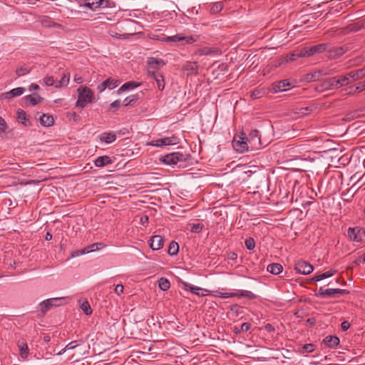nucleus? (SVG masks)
<instances>
[{
	"label": "nucleus",
	"instance_id": "nucleus-29",
	"mask_svg": "<svg viewBox=\"0 0 365 365\" xmlns=\"http://www.w3.org/2000/svg\"><path fill=\"white\" fill-rule=\"evenodd\" d=\"M104 247H105V245L101 242L93 243V244L91 245L90 246L83 248L81 250V253L82 255L87 254V253H89L91 252L96 251L97 250H100Z\"/></svg>",
	"mask_w": 365,
	"mask_h": 365
},
{
	"label": "nucleus",
	"instance_id": "nucleus-16",
	"mask_svg": "<svg viewBox=\"0 0 365 365\" xmlns=\"http://www.w3.org/2000/svg\"><path fill=\"white\" fill-rule=\"evenodd\" d=\"M199 66L196 61H188L187 62L183 70L187 72V75H196L198 73Z\"/></svg>",
	"mask_w": 365,
	"mask_h": 365
},
{
	"label": "nucleus",
	"instance_id": "nucleus-63",
	"mask_svg": "<svg viewBox=\"0 0 365 365\" xmlns=\"http://www.w3.org/2000/svg\"><path fill=\"white\" fill-rule=\"evenodd\" d=\"M76 342L75 341H71L70 342L69 344H68L65 348L66 350H68V349H74L77 345L76 344H74Z\"/></svg>",
	"mask_w": 365,
	"mask_h": 365
},
{
	"label": "nucleus",
	"instance_id": "nucleus-23",
	"mask_svg": "<svg viewBox=\"0 0 365 365\" xmlns=\"http://www.w3.org/2000/svg\"><path fill=\"white\" fill-rule=\"evenodd\" d=\"M289 86L290 83L287 81V80H282L278 81L277 83H273L272 86V89L274 93H278L286 91L285 88Z\"/></svg>",
	"mask_w": 365,
	"mask_h": 365
},
{
	"label": "nucleus",
	"instance_id": "nucleus-27",
	"mask_svg": "<svg viewBox=\"0 0 365 365\" xmlns=\"http://www.w3.org/2000/svg\"><path fill=\"white\" fill-rule=\"evenodd\" d=\"M69 81H70V74L68 73H63L61 79L59 81H56L55 87L57 88L66 87L68 86Z\"/></svg>",
	"mask_w": 365,
	"mask_h": 365
},
{
	"label": "nucleus",
	"instance_id": "nucleus-20",
	"mask_svg": "<svg viewBox=\"0 0 365 365\" xmlns=\"http://www.w3.org/2000/svg\"><path fill=\"white\" fill-rule=\"evenodd\" d=\"M24 91V88L18 87L2 94V98L5 99H11L13 97L21 96Z\"/></svg>",
	"mask_w": 365,
	"mask_h": 365
},
{
	"label": "nucleus",
	"instance_id": "nucleus-10",
	"mask_svg": "<svg viewBox=\"0 0 365 365\" xmlns=\"http://www.w3.org/2000/svg\"><path fill=\"white\" fill-rule=\"evenodd\" d=\"M335 77H321V92L336 88Z\"/></svg>",
	"mask_w": 365,
	"mask_h": 365
},
{
	"label": "nucleus",
	"instance_id": "nucleus-64",
	"mask_svg": "<svg viewBox=\"0 0 365 365\" xmlns=\"http://www.w3.org/2000/svg\"><path fill=\"white\" fill-rule=\"evenodd\" d=\"M355 263L357 264L365 263V254L362 257H361L359 259H357L355 261Z\"/></svg>",
	"mask_w": 365,
	"mask_h": 365
},
{
	"label": "nucleus",
	"instance_id": "nucleus-44",
	"mask_svg": "<svg viewBox=\"0 0 365 365\" xmlns=\"http://www.w3.org/2000/svg\"><path fill=\"white\" fill-rule=\"evenodd\" d=\"M114 161H93L96 167L102 168L104 166H108V171H111L110 165Z\"/></svg>",
	"mask_w": 365,
	"mask_h": 365
},
{
	"label": "nucleus",
	"instance_id": "nucleus-53",
	"mask_svg": "<svg viewBox=\"0 0 365 365\" xmlns=\"http://www.w3.org/2000/svg\"><path fill=\"white\" fill-rule=\"evenodd\" d=\"M6 128H7L6 123L0 116V134L4 133L6 130Z\"/></svg>",
	"mask_w": 365,
	"mask_h": 365
},
{
	"label": "nucleus",
	"instance_id": "nucleus-9",
	"mask_svg": "<svg viewBox=\"0 0 365 365\" xmlns=\"http://www.w3.org/2000/svg\"><path fill=\"white\" fill-rule=\"evenodd\" d=\"M119 85L118 80L113 79L111 78H107L106 81H103L101 84H99L97 87L98 92H103L106 88L113 89L116 88Z\"/></svg>",
	"mask_w": 365,
	"mask_h": 365
},
{
	"label": "nucleus",
	"instance_id": "nucleus-5",
	"mask_svg": "<svg viewBox=\"0 0 365 365\" xmlns=\"http://www.w3.org/2000/svg\"><path fill=\"white\" fill-rule=\"evenodd\" d=\"M246 138L250 147V150L259 149L261 147V139L258 130H252L249 134V137Z\"/></svg>",
	"mask_w": 365,
	"mask_h": 365
},
{
	"label": "nucleus",
	"instance_id": "nucleus-28",
	"mask_svg": "<svg viewBox=\"0 0 365 365\" xmlns=\"http://www.w3.org/2000/svg\"><path fill=\"white\" fill-rule=\"evenodd\" d=\"M17 119L19 122L21 123L25 126L30 125L31 124L26 112L21 109L17 110Z\"/></svg>",
	"mask_w": 365,
	"mask_h": 365
},
{
	"label": "nucleus",
	"instance_id": "nucleus-48",
	"mask_svg": "<svg viewBox=\"0 0 365 365\" xmlns=\"http://www.w3.org/2000/svg\"><path fill=\"white\" fill-rule=\"evenodd\" d=\"M43 82L48 86H55L56 81H55L53 79V76H47L43 78Z\"/></svg>",
	"mask_w": 365,
	"mask_h": 365
},
{
	"label": "nucleus",
	"instance_id": "nucleus-2",
	"mask_svg": "<svg viewBox=\"0 0 365 365\" xmlns=\"http://www.w3.org/2000/svg\"><path fill=\"white\" fill-rule=\"evenodd\" d=\"M78 100L76 106L83 108L88 103H92L94 99V93L93 91L87 86H80L78 90Z\"/></svg>",
	"mask_w": 365,
	"mask_h": 365
},
{
	"label": "nucleus",
	"instance_id": "nucleus-8",
	"mask_svg": "<svg viewBox=\"0 0 365 365\" xmlns=\"http://www.w3.org/2000/svg\"><path fill=\"white\" fill-rule=\"evenodd\" d=\"M294 269L297 273L309 274L313 271V267L305 261H298L294 265Z\"/></svg>",
	"mask_w": 365,
	"mask_h": 365
},
{
	"label": "nucleus",
	"instance_id": "nucleus-13",
	"mask_svg": "<svg viewBox=\"0 0 365 365\" xmlns=\"http://www.w3.org/2000/svg\"><path fill=\"white\" fill-rule=\"evenodd\" d=\"M116 138V134L114 131L103 132L98 135L99 141L105 144H110L114 142Z\"/></svg>",
	"mask_w": 365,
	"mask_h": 365
},
{
	"label": "nucleus",
	"instance_id": "nucleus-50",
	"mask_svg": "<svg viewBox=\"0 0 365 365\" xmlns=\"http://www.w3.org/2000/svg\"><path fill=\"white\" fill-rule=\"evenodd\" d=\"M237 294H235V292H225V293L218 292V294L217 296L222 299H227V298H230V297H237Z\"/></svg>",
	"mask_w": 365,
	"mask_h": 365
},
{
	"label": "nucleus",
	"instance_id": "nucleus-58",
	"mask_svg": "<svg viewBox=\"0 0 365 365\" xmlns=\"http://www.w3.org/2000/svg\"><path fill=\"white\" fill-rule=\"evenodd\" d=\"M262 92L258 90H255L252 92L251 97L252 99H257L262 96Z\"/></svg>",
	"mask_w": 365,
	"mask_h": 365
},
{
	"label": "nucleus",
	"instance_id": "nucleus-22",
	"mask_svg": "<svg viewBox=\"0 0 365 365\" xmlns=\"http://www.w3.org/2000/svg\"><path fill=\"white\" fill-rule=\"evenodd\" d=\"M41 23L43 27H48V28L53 27V28H57V29L63 28L62 25L53 21V20L51 17L46 16H44L41 18Z\"/></svg>",
	"mask_w": 365,
	"mask_h": 365
},
{
	"label": "nucleus",
	"instance_id": "nucleus-61",
	"mask_svg": "<svg viewBox=\"0 0 365 365\" xmlns=\"http://www.w3.org/2000/svg\"><path fill=\"white\" fill-rule=\"evenodd\" d=\"M227 258L230 260H235L237 258V255L233 252H230L227 255Z\"/></svg>",
	"mask_w": 365,
	"mask_h": 365
},
{
	"label": "nucleus",
	"instance_id": "nucleus-32",
	"mask_svg": "<svg viewBox=\"0 0 365 365\" xmlns=\"http://www.w3.org/2000/svg\"><path fill=\"white\" fill-rule=\"evenodd\" d=\"M360 230L358 227H349L347 231L349 237L354 241L359 242L361 237L358 236Z\"/></svg>",
	"mask_w": 365,
	"mask_h": 365
},
{
	"label": "nucleus",
	"instance_id": "nucleus-3",
	"mask_svg": "<svg viewBox=\"0 0 365 365\" xmlns=\"http://www.w3.org/2000/svg\"><path fill=\"white\" fill-rule=\"evenodd\" d=\"M232 144L233 148L239 153H243L250 149L244 133H242L241 135H235Z\"/></svg>",
	"mask_w": 365,
	"mask_h": 365
},
{
	"label": "nucleus",
	"instance_id": "nucleus-38",
	"mask_svg": "<svg viewBox=\"0 0 365 365\" xmlns=\"http://www.w3.org/2000/svg\"><path fill=\"white\" fill-rule=\"evenodd\" d=\"M158 286L161 290L166 291L170 288V283L166 278L161 277L158 280Z\"/></svg>",
	"mask_w": 365,
	"mask_h": 365
},
{
	"label": "nucleus",
	"instance_id": "nucleus-30",
	"mask_svg": "<svg viewBox=\"0 0 365 365\" xmlns=\"http://www.w3.org/2000/svg\"><path fill=\"white\" fill-rule=\"evenodd\" d=\"M267 270L272 274H279L282 272L283 267L278 263H272L267 266Z\"/></svg>",
	"mask_w": 365,
	"mask_h": 365
},
{
	"label": "nucleus",
	"instance_id": "nucleus-12",
	"mask_svg": "<svg viewBox=\"0 0 365 365\" xmlns=\"http://www.w3.org/2000/svg\"><path fill=\"white\" fill-rule=\"evenodd\" d=\"M165 41L178 42L185 41L186 43H192L195 41V39L192 36H183L180 34H176L172 36H168L165 38Z\"/></svg>",
	"mask_w": 365,
	"mask_h": 365
},
{
	"label": "nucleus",
	"instance_id": "nucleus-56",
	"mask_svg": "<svg viewBox=\"0 0 365 365\" xmlns=\"http://www.w3.org/2000/svg\"><path fill=\"white\" fill-rule=\"evenodd\" d=\"M135 98H134V96H132V97H127L124 99L123 101V103H124V106H127L128 105H130L132 104L133 102H135Z\"/></svg>",
	"mask_w": 365,
	"mask_h": 365
},
{
	"label": "nucleus",
	"instance_id": "nucleus-24",
	"mask_svg": "<svg viewBox=\"0 0 365 365\" xmlns=\"http://www.w3.org/2000/svg\"><path fill=\"white\" fill-rule=\"evenodd\" d=\"M348 76L351 78V82L359 81L365 78L364 71H362L361 68L351 71L348 73Z\"/></svg>",
	"mask_w": 365,
	"mask_h": 365
},
{
	"label": "nucleus",
	"instance_id": "nucleus-39",
	"mask_svg": "<svg viewBox=\"0 0 365 365\" xmlns=\"http://www.w3.org/2000/svg\"><path fill=\"white\" fill-rule=\"evenodd\" d=\"M178 251H179L178 244L174 241L170 242L169 247H168V254L170 255L174 256L178 254Z\"/></svg>",
	"mask_w": 365,
	"mask_h": 365
},
{
	"label": "nucleus",
	"instance_id": "nucleus-37",
	"mask_svg": "<svg viewBox=\"0 0 365 365\" xmlns=\"http://www.w3.org/2000/svg\"><path fill=\"white\" fill-rule=\"evenodd\" d=\"M163 138V140L165 141V143L166 146L167 145H178L180 143L179 138L177 137L175 135H173L170 137H165V138Z\"/></svg>",
	"mask_w": 365,
	"mask_h": 365
},
{
	"label": "nucleus",
	"instance_id": "nucleus-7",
	"mask_svg": "<svg viewBox=\"0 0 365 365\" xmlns=\"http://www.w3.org/2000/svg\"><path fill=\"white\" fill-rule=\"evenodd\" d=\"M182 287L184 289H185L186 291H190L192 294H194L198 297L205 296L207 294V293L209 292L207 289H205L201 287L194 286L187 282H182Z\"/></svg>",
	"mask_w": 365,
	"mask_h": 365
},
{
	"label": "nucleus",
	"instance_id": "nucleus-51",
	"mask_svg": "<svg viewBox=\"0 0 365 365\" xmlns=\"http://www.w3.org/2000/svg\"><path fill=\"white\" fill-rule=\"evenodd\" d=\"M322 203V205L324 207H325L326 205L330 206L331 205L334 204V197L324 198V199H323V201Z\"/></svg>",
	"mask_w": 365,
	"mask_h": 365
},
{
	"label": "nucleus",
	"instance_id": "nucleus-26",
	"mask_svg": "<svg viewBox=\"0 0 365 365\" xmlns=\"http://www.w3.org/2000/svg\"><path fill=\"white\" fill-rule=\"evenodd\" d=\"M351 83V78L348 76V73L345 76H341L339 78L335 77V83L336 84V88L343 86H347Z\"/></svg>",
	"mask_w": 365,
	"mask_h": 365
},
{
	"label": "nucleus",
	"instance_id": "nucleus-42",
	"mask_svg": "<svg viewBox=\"0 0 365 365\" xmlns=\"http://www.w3.org/2000/svg\"><path fill=\"white\" fill-rule=\"evenodd\" d=\"M148 145L155 147H164L166 146L163 138L155 139L148 143Z\"/></svg>",
	"mask_w": 365,
	"mask_h": 365
},
{
	"label": "nucleus",
	"instance_id": "nucleus-43",
	"mask_svg": "<svg viewBox=\"0 0 365 365\" xmlns=\"http://www.w3.org/2000/svg\"><path fill=\"white\" fill-rule=\"evenodd\" d=\"M81 309L83 310V312L86 314V315H90L92 313V309L91 308V306L89 304V303L86 301V302H83L81 305Z\"/></svg>",
	"mask_w": 365,
	"mask_h": 365
},
{
	"label": "nucleus",
	"instance_id": "nucleus-21",
	"mask_svg": "<svg viewBox=\"0 0 365 365\" xmlns=\"http://www.w3.org/2000/svg\"><path fill=\"white\" fill-rule=\"evenodd\" d=\"M19 349V354L22 359H26L29 356V351L26 342L22 339L19 340L17 343Z\"/></svg>",
	"mask_w": 365,
	"mask_h": 365
},
{
	"label": "nucleus",
	"instance_id": "nucleus-40",
	"mask_svg": "<svg viewBox=\"0 0 365 365\" xmlns=\"http://www.w3.org/2000/svg\"><path fill=\"white\" fill-rule=\"evenodd\" d=\"M200 53L201 55H213V54H219L220 51L218 49L205 47L200 50Z\"/></svg>",
	"mask_w": 365,
	"mask_h": 365
},
{
	"label": "nucleus",
	"instance_id": "nucleus-34",
	"mask_svg": "<svg viewBox=\"0 0 365 365\" xmlns=\"http://www.w3.org/2000/svg\"><path fill=\"white\" fill-rule=\"evenodd\" d=\"M349 94H354L356 93H361L365 91V80L358 83L355 86L349 87Z\"/></svg>",
	"mask_w": 365,
	"mask_h": 365
},
{
	"label": "nucleus",
	"instance_id": "nucleus-52",
	"mask_svg": "<svg viewBox=\"0 0 365 365\" xmlns=\"http://www.w3.org/2000/svg\"><path fill=\"white\" fill-rule=\"evenodd\" d=\"M202 227H203V225L200 223L194 224L192 225L190 231L192 232H196V233L200 232L202 230Z\"/></svg>",
	"mask_w": 365,
	"mask_h": 365
},
{
	"label": "nucleus",
	"instance_id": "nucleus-57",
	"mask_svg": "<svg viewBox=\"0 0 365 365\" xmlns=\"http://www.w3.org/2000/svg\"><path fill=\"white\" fill-rule=\"evenodd\" d=\"M251 324L247 322H245L241 325L240 331L242 332H247L250 330Z\"/></svg>",
	"mask_w": 365,
	"mask_h": 365
},
{
	"label": "nucleus",
	"instance_id": "nucleus-14",
	"mask_svg": "<svg viewBox=\"0 0 365 365\" xmlns=\"http://www.w3.org/2000/svg\"><path fill=\"white\" fill-rule=\"evenodd\" d=\"M104 3H108L107 0H85V3L83 4V6L92 10L95 11L97 9L100 8L101 6L105 7L106 6H103Z\"/></svg>",
	"mask_w": 365,
	"mask_h": 365
},
{
	"label": "nucleus",
	"instance_id": "nucleus-62",
	"mask_svg": "<svg viewBox=\"0 0 365 365\" xmlns=\"http://www.w3.org/2000/svg\"><path fill=\"white\" fill-rule=\"evenodd\" d=\"M120 101L116 100L110 104V108H118L120 107Z\"/></svg>",
	"mask_w": 365,
	"mask_h": 365
},
{
	"label": "nucleus",
	"instance_id": "nucleus-18",
	"mask_svg": "<svg viewBox=\"0 0 365 365\" xmlns=\"http://www.w3.org/2000/svg\"><path fill=\"white\" fill-rule=\"evenodd\" d=\"M148 64L150 69L158 71L159 68L165 66V63L162 59L150 57L148 59Z\"/></svg>",
	"mask_w": 365,
	"mask_h": 365
},
{
	"label": "nucleus",
	"instance_id": "nucleus-59",
	"mask_svg": "<svg viewBox=\"0 0 365 365\" xmlns=\"http://www.w3.org/2000/svg\"><path fill=\"white\" fill-rule=\"evenodd\" d=\"M341 329L346 331L350 327V324L347 321H344L341 324Z\"/></svg>",
	"mask_w": 365,
	"mask_h": 365
},
{
	"label": "nucleus",
	"instance_id": "nucleus-31",
	"mask_svg": "<svg viewBox=\"0 0 365 365\" xmlns=\"http://www.w3.org/2000/svg\"><path fill=\"white\" fill-rule=\"evenodd\" d=\"M53 123V118L51 115L43 114L40 118V123L44 127L51 126Z\"/></svg>",
	"mask_w": 365,
	"mask_h": 365
},
{
	"label": "nucleus",
	"instance_id": "nucleus-55",
	"mask_svg": "<svg viewBox=\"0 0 365 365\" xmlns=\"http://www.w3.org/2000/svg\"><path fill=\"white\" fill-rule=\"evenodd\" d=\"M314 346L312 344H305L303 346L304 352H306V353L312 352L314 351Z\"/></svg>",
	"mask_w": 365,
	"mask_h": 365
},
{
	"label": "nucleus",
	"instance_id": "nucleus-11",
	"mask_svg": "<svg viewBox=\"0 0 365 365\" xmlns=\"http://www.w3.org/2000/svg\"><path fill=\"white\" fill-rule=\"evenodd\" d=\"M149 76L153 78L157 85L158 88L160 91H163L165 88V81L163 76L158 71H148Z\"/></svg>",
	"mask_w": 365,
	"mask_h": 365
},
{
	"label": "nucleus",
	"instance_id": "nucleus-19",
	"mask_svg": "<svg viewBox=\"0 0 365 365\" xmlns=\"http://www.w3.org/2000/svg\"><path fill=\"white\" fill-rule=\"evenodd\" d=\"M150 247L153 250H159L163 247V240L160 235H155L150 240Z\"/></svg>",
	"mask_w": 365,
	"mask_h": 365
},
{
	"label": "nucleus",
	"instance_id": "nucleus-1",
	"mask_svg": "<svg viewBox=\"0 0 365 365\" xmlns=\"http://www.w3.org/2000/svg\"><path fill=\"white\" fill-rule=\"evenodd\" d=\"M326 146H321V158L324 160H365V147L356 148L352 150L349 157L348 155H341L342 151L338 148L322 150Z\"/></svg>",
	"mask_w": 365,
	"mask_h": 365
},
{
	"label": "nucleus",
	"instance_id": "nucleus-47",
	"mask_svg": "<svg viewBox=\"0 0 365 365\" xmlns=\"http://www.w3.org/2000/svg\"><path fill=\"white\" fill-rule=\"evenodd\" d=\"M334 273H336V270L334 269H329L328 271L321 273V281L332 277Z\"/></svg>",
	"mask_w": 365,
	"mask_h": 365
},
{
	"label": "nucleus",
	"instance_id": "nucleus-36",
	"mask_svg": "<svg viewBox=\"0 0 365 365\" xmlns=\"http://www.w3.org/2000/svg\"><path fill=\"white\" fill-rule=\"evenodd\" d=\"M235 294H237V297H245V298H247V299H255L256 298V295L252 293L251 291H248V290H238L237 292H235Z\"/></svg>",
	"mask_w": 365,
	"mask_h": 365
},
{
	"label": "nucleus",
	"instance_id": "nucleus-17",
	"mask_svg": "<svg viewBox=\"0 0 365 365\" xmlns=\"http://www.w3.org/2000/svg\"><path fill=\"white\" fill-rule=\"evenodd\" d=\"M319 51V45H314L310 47H304L299 51L301 57H309Z\"/></svg>",
	"mask_w": 365,
	"mask_h": 365
},
{
	"label": "nucleus",
	"instance_id": "nucleus-6",
	"mask_svg": "<svg viewBox=\"0 0 365 365\" xmlns=\"http://www.w3.org/2000/svg\"><path fill=\"white\" fill-rule=\"evenodd\" d=\"M347 293H348L347 290L342 289L330 288V289H322L321 288V297L336 298V297H338L339 295H343V294H345Z\"/></svg>",
	"mask_w": 365,
	"mask_h": 365
},
{
	"label": "nucleus",
	"instance_id": "nucleus-41",
	"mask_svg": "<svg viewBox=\"0 0 365 365\" xmlns=\"http://www.w3.org/2000/svg\"><path fill=\"white\" fill-rule=\"evenodd\" d=\"M298 58H302L301 56H299V51H295L287 56L286 61L292 62L296 61Z\"/></svg>",
	"mask_w": 365,
	"mask_h": 365
},
{
	"label": "nucleus",
	"instance_id": "nucleus-49",
	"mask_svg": "<svg viewBox=\"0 0 365 365\" xmlns=\"http://www.w3.org/2000/svg\"><path fill=\"white\" fill-rule=\"evenodd\" d=\"M29 69H28L26 67L21 66L19 68H17L16 73L18 76H22L29 73Z\"/></svg>",
	"mask_w": 365,
	"mask_h": 365
},
{
	"label": "nucleus",
	"instance_id": "nucleus-25",
	"mask_svg": "<svg viewBox=\"0 0 365 365\" xmlns=\"http://www.w3.org/2000/svg\"><path fill=\"white\" fill-rule=\"evenodd\" d=\"M140 85L139 83H136L135 81H128L123 84L119 89L118 90V93L120 94L126 91L133 90Z\"/></svg>",
	"mask_w": 365,
	"mask_h": 365
},
{
	"label": "nucleus",
	"instance_id": "nucleus-54",
	"mask_svg": "<svg viewBox=\"0 0 365 365\" xmlns=\"http://www.w3.org/2000/svg\"><path fill=\"white\" fill-rule=\"evenodd\" d=\"M124 290V287L122 284H117L114 289V292L117 295H120Z\"/></svg>",
	"mask_w": 365,
	"mask_h": 365
},
{
	"label": "nucleus",
	"instance_id": "nucleus-45",
	"mask_svg": "<svg viewBox=\"0 0 365 365\" xmlns=\"http://www.w3.org/2000/svg\"><path fill=\"white\" fill-rule=\"evenodd\" d=\"M245 247L249 250H252L255 247V242L253 238L249 237L245 242Z\"/></svg>",
	"mask_w": 365,
	"mask_h": 365
},
{
	"label": "nucleus",
	"instance_id": "nucleus-33",
	"mask_svg": "<svg viewBox=\"0 0 365 365\" xmlns=\"http://www.w3.org/2000/svg\"><path fill=\"white\" fill-rule=\"evenodd\" d=\"M43 100V98L39 96L37 94H31L26 96V101L27 103H29L31 106H36L38 103L41 102Z\"/></svg>",
	"mask_w": 365,
	"mask_h": 365
},
{
	"label": "nucleus",
	"instance_id": "nucleus-60",
	"mask_svg": "<svg viewBox=\"0 0 365 365\" xmlns=\"http://www.w3.org/2000/svg\"><path fill=\"white\" fill-rule=\"evenodd\" d=\"M148 216L147 215H144L140 217V222L141 225H145L148 222Z\"/></svg>",
	"mask_w": 365,
	"mask_h": 365
},
{
	"label": "nucleus",
	"instance_id": "nucleus-46",
	"mask_svg": "<svg viewBox=\"0 0 365 365\" xmlns=\"http://www.w3.org/2000/svg\"><path fill=\"white\" fill-rule=\"evenodd\" d=\"M319 76V71H315L314 73H310L306 75L305 79L307 81H313L318 79Z\"/></svg>",
	"mask_w": 365,
	"mask_h": 365
},
{
	"label": "nucleus",
	"instance_id": "nucleus-4",
	"mask_svg": "<svg viewBox=\"0 0 365 365\" xmlns=\"http://www.w3.org/2000/svg\"><path fill=\"white\" fill-rule=\"evenodd\" d=\"M63 299H64L61 297L51 298L41 302L38 305L41 312V314L40 316H43L46 312L50 310L52 307L60 306Z\"/></svg>",
	"mask_w": 365,
	"mask_h": 365
},
{
	"label": "nucleus",
	"instance_id": "nucleus-35",
	"mask_svg": "<svg viewBox=\"0 0 365 365\" xmlns=\"http://www.w3.org/2000/svg\"><path fill=\"white\" fill-rule=\"evenodd\" d=\"M224 8L223 2L218 1L212 4L210 9V14H217L220 13Z\"/></svg>",
	"mask_w": 365,
	"mask_h": 365
},
{
	"label": "nucleus",
	"instance_id": "nucleus-15",
	"mask_svg": "<svg viewBox=\"0 0 365 365\" xmlns=\"http://www.w3.org/2000/svg\"><path fill=\"white\" fill-rule=\"evenodd\" d=\"M339 339L336 336H327L322 341V344L328 348H335L339 344Z\"/></svg>",
	"mask_w": 365,
	"mask_h": 365
}]
</instances>
